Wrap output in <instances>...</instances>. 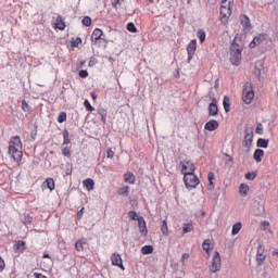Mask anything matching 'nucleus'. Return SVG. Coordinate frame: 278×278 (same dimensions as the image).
Instances as JSON below:
<instances>
[{
  "mask_svg": "<svg viewBox=\"0 0 278 278\" xmlns=\"http://www.w3.org/2000/svg\"><path fill=\"white\" fill-rule=\"evenodd\" d=\"M244 147L248 148V151L253 147V130H245Z\"/></svg>",
  "mask_w": 278,
  "mask_h": 278,
  "instance_id": "nucleus-14",
  "label": "nucleus"
},
{
  "mask_svg": "<svg viewBox=\"0 0 278 278\" xmlns=\"http://www.w3.org/2000/svg\"><path fill=\"white\" fill-rule=\"evenodd\" d=\"M239 194H241V197H247L249 194V187L247 184H241L239 187Z\"/></svg>",
  "mask_w": 278,
  "mask_h": 278,
  "instance_id": "nucleus-24",
  "label": "nucleus"
},
{
  "mask_svg": "<svg viewBox=\"0 0 278 278\" xmlns=\"http://www.w3.org/2000/svg\"><path fill=\"white\" fill-rule=\"evenodd\" d=\"M202 249L205 251V253H207L208 257L211 255V251H214V248L212 247V241H210V239H206L203 241L202 243Z\"/></svg>",
  "mask_w": 278,
  "mask_h": 278,
  "instance_id": "nucleus-20",
  "label": "nucleus"
},
{
  "mask_svg": "<svg viewBox=\"0 0 278 278\" xmlns=\"http://www.w3.org/2000/svg\"><path fill=\"white\" fill-rule=\"evenodd\" d=\"M42 188H48V190H50V192H52V190H55V180H53V178H48L42 184Z\"/></svg>",
  "mask_w": 278,
  "mask_h": 278,
  "instance_id": "nucleus-21",
  "label": "nucleus"
},
{
  "mask_svg": "<svg viewBox=\"0 0 278 278\" xmlns=\"http://www.w3.org/2000/svg\"><path fill=\"white\" fill-rule=\"evenodd\" d=\"M198 38H199L200 42H205V31L198 30Z\"/></svg>",
  "mask_w": 278,
  "mask_h": 278,
  "instance_id": "nucleus-38",
  "label": "nucleus"
},
{
  "mask_svg": "<svg viewBox=\"0 0 278 278\" xmlns=\"http://www.w3.org/2000/svg\"><path fill=\"white\" fill-rule=\"evenodd\" d=\"M79 77H81L83 79H85V77H88V71H86V70L80 71Z\"/></svg>",
  "mask_w": 278,
  "mask_h": 278,
  "instance_id": "nucleus-48",
  "label": "nucleus"
},
{
  "mask_svg": "<svg viewBox=\"0 0 278 278\" xmlns=\"http://www.w3.org/2000/svg\"><path fill=\"white\" fill-rule=\"evenodd\" d=\"M226 157H228V159H229V161L231 162V156H229L228 154H226Z\"/></svg>",
  "mask_w": 278,
  "mask_h": 278,
  "instance_id": "nucleus-61",
  "label": "nucleus"
},
{
  "mask_svg": "<svg viewBox=\"0 0 278 278\" xmlns=\"http://www.w3.org/2000/svg\"><path fill=\"white\" fill-rule=\"evenodd\" d=\"M83 186L88 192H91V190H94V180L92 178H87L83 181Z\"/></svg>",
  "mask_w": 278,
  "mask_h": 278,
  "instance_id": "nucleus-19",
  "label": "nucleus"
},
{
  "mask_svg": "<svg viewBox=\"0 0 278 278\" xmlns=\"http://www.w3.org/2000/svg\"><path fill=\"white\" fill-rule=\"evenodd\" d=\"M138 227L141 236H147V233H149V231L147 230V222H144V217L140 216L138 218Z\"/></svg>",
  "mask_w": 278,
  "mask_h": 278,
  "instance_id": "nucleus-16",
  "label": "nucleus"
},
{
  "mask_svg": "<svg viewBox=\"0 0 278 278\" xmlns=\"http://www.w3.org/2000/svg\"><path fill=\"white\" fill-rule=\"evenodd\" d=\"M123 0H114L112 2V7L115 9V10H118V7L121 5Z\"/></svg>",
  "mask_w": 278,
  "mask_h": 278,
  "instance_id": "nucleus-45",
  "label": "nucleus"
},
{
  "mask_svg": "<svg viewBox=\"0 0 278 278\" xmlns=\"http://www.w3.org/2000/svg\"><path fill=\"white\" fill-rule=\"evenodd\" d=\"M255 177H257V174H255V173L249 172L245 174V179H249L250 181H253V179H255Z\"/></svg>",
  "mask_w": 278,
  "mask_h": 278,
  "instance_id": "nucleus-40",
  "label": "nucleus"
},
{
  "mask_svg": "<svg viewBox=\"0 0 278 278\" xmlns=\"http://www.w3.org/2000/svg\"><path fill=\"white\" fill-rule=\"evenodd\" d=\"M192 231V224H185L182 227V233H190Z\"/></svg>",
  "mask_w": 278,
  "mask_h": 278,
  "instance_id": "nucleus-35",
  "label": "nucleus"
},
{
  "mask_svg": "<svg viewBox=\"0 0 278 278\" xmlns=\"http://www.w3.org/2000/svg\"><path fill=\"white\" fill-rule=\"evenodd\" d=\"M208 190H214V173H208Z\"/></svg>",
  "mask_w": 278,
  "mask_h": 278,
  "instance_id": "nucleus-31",
  "label": "nucleus"
},
{
  "mask_svg": "<svg viewBox=\"0 0 278 278\" xmlns=\"http://www.w3.org/2000/svg\"><path fill=\"white\" fill-rule=\"evenodd\" d=\"M89 66H94V62L92 61V59L89 61Z\"/></svg>",
  "mask_w": 278,
  "mask_h": 278,
  "instance_id": "nucleus-58",
  "label": "nucleus"
},
{
  "mask_svg": "<svg viewBox=\"0 0 278 278\" xmlns=\"http://www.w3.org/2000/svg\"><path fill=\"white\" fill-rule=\"evenodd\" d=\"M127 29L128 31H131V34H136L138 31V28H136V24L134 23H128Z\"/></svg>",
  "mask_w": 278,
  "mask_h": 278,
  "instance_id": "nucleus-34",
  "label": "nucleus"
},
{
  "mask_svg": "<svg viewBox=\"0 0 278 278\" xmlns=\"http://www.w3.org/2000/svg\"><path fill=\"white\" fill-rule=\"evenodd\" d=\"M161 231L163 236H168V223H166V220H163Z\"/></svg>",
  "mask_w": 278,
  "mask_h": 278,
  "instance_id": "nucleus-32",
  "label": "nucleus"
},
{
  "mask_svg": "<svg viewBox=\"0 0 278 278\" xmlns=\"http://www.w3.org/2000/svg\"><path fill=\"white\" fill-rule=\"evenodd\" d=\"M76 40H77L78 42H81V39H80V38H77Z\"/></svg>",
  "mask_w": 278,
  "mask_h": 278,
  "instance_id": "nucleus-63",
  "label": "nucleus"
},
{
  "mask_svg": "<svg viewBox=\"0 0 278 278\" xmlns=\"http://www.w3.org/2000/svg\"><path fill=\"white\" fill-rule=\"evenodd\" d=\"M62 153L65 157H71V150L68 149V147L63 148Z\"/></svg>",
  "mask_w": 278,
  "mask_h": 278,
  "instance_id": "nucleus-44",
  "label": "nucleus"
},
{
  "mask_svg": "<svg viewBox=\"0 0 278 278\" xmlns=\"http://www.w3.org/2000/svg\"><path fill=\"white\" fill-rule=\"evenodd\" d=\"M274 255H277V257H278V251L274 252Z\"/></svg>",
  "mask_w": 278,
  "mask_h": 278,
  "instance_id": "nucleus-62",
  "label": "nucleus"
},
{
  "mask_svg": "<svg viewBox=\"0 0 278 278\" xmlns=\"http://www.w3.org/2000/svg\"><path fill=\"white\" fill-rule=\"evenodd\" d=\"M240 229H242V224L237 223L232 226L231 236H238L240 233Z\"/></svg>",
  "mask_w": 278,
  "mask_h": 278,
  "instance_id": "nucleus-26",
  "label": "nucleus"
},
{
  "mask_svg": "<svg viewBox=\"0 0 278 278\" xmlns=\"http://www.w3.org/2000/svg\"><path fill=\"white\" fill-rule=\"evenodd\" d=\"M125 181L126 184H136V176L134 175V173L128 172L125 174Z\"/></svg>",
  "mask_w": 278,
  "mask_h": 278,
  "instance_id": "nucleus-22",
  "label": "nucleus"
},
{
  "mask_svg": "<svg viewBox=\"0 0 278 278\" xmlns=\"http://www.w3.org/2000/svg\"><path fill=\"white\" fill-rule=\"evenodd\" d=\"M17 249H25V242L18 241L17 242Z\"/></svg>",
  "mask_w": 278,
  "mask_h": 278,
  "instance_id": "nucleus-52",
  "label": "nucleus"
},
{
  "mask_svg": "<svg viewBox=\"0 0 278 278\" xmlns=\"http://www.w3.org/2000/svg\"><path fill=\"white\" fill-rule=\"evenodd\" d=\"M256 262L258 266H262L266 262V250H264L263 245H258L257 248Z\"/></svg>",
  "mask_w": 278,
  "mask_h": 278,
  "instance_id": "nucleus-10",
  "label": "nucleus"
},
{
  "mask_svg": "<svg viewBox=\"0 0 278 278\" xmlns=\"http://www.w3.org/2000/svg\"><path fill=\"white\" fill-rule=\"evenodd\" d=\"M84 105H85L86 110H88V112H94V109L90 104V101L85 100Z\"/></svg>",
  "mask_w": 278,
  "mask_h": 278,
  "instance_id": "nucleus-39",
  "label": "nucleus"
},
{
  "mask_svg": "<svg viewBox=\"0 0 278 278\" xmlns=\"http://www.w3.org/2000/svg\"><path fill=\"white\" fill-rule=\"evenodd\" d=\"M270 227V223L267 220H264L261 223V229H263V231H266V229H268Z\"/></svg>",
  "mask_w": 278,
  "mask_h": 278,
  "instance_id": "nucleus-41",
  "label": "nucleus"
},
{
  "mask_svg": "<svg viewBox=\"0 0 278 278\" xmlns=\"http://www.w3.org/2000/svg\"><path fill=\"white\" fill-rule=\"evenodd\" d=\"M253 157L255 162H262V157H264V150L257 149L254 151Z\"/></svg>",
  "mask_w": 278,
  "mask_h": 278,
  "instance_id": "nucleus-23",
  "label": "nucleus"
},
{
  "mask_svg": "<svg viewBox=\"0 0 278 278\" xmlns=\"http://www.w3.org/2000/svg\"><path fill=\"white\" fill-rule=\"evenodd\" d=\"M260 130H261V131L263 130L262 124H258V126H257V128H256V132H257V134H261Z\"/></svg>",
  "mask_w": 278,
  "mask_h": 278,
  "instance_id": "nucleus-54",
  "label": "nucleus"
},
{
  "mask_svg": "<svg viewBox=\"0 0 278 278\" xmlns=\"http://www.w3.org/2000/svg\"><path fill=\"white\" fill-rule=\"evenodd\" d=\"M223 267V261L220 258V253L218 251L215 252L213 255L212 264L210 266V270L212 273H219L220 268Z\"/></svg>",
  "mask_w": 278,
  "mask_h": 278,
  "instance_id": "nucleus-4",
  "label": "nucleus"
},
{
  "mask_svg": "<svg viewBox=\"0 0 278 278\" xmlns=\"http://www.w3.org/2000/svg\"><path fill=\"white\" fill-rule=\"evenodd\" d=\"M215 88L218 89V80L215 81Z\"/></svg>",
  "mask_w": 278,
  "mask_h": 278,
  "instance_id": "nucleus-60",
  "label": "nucleus"
},
{
  "mask_svg": "<svg viewBox=\"0 0 278 278\" xmlns=\"http://www.w3.org/2000/svg\"><path fill=\"white\" fill-rule=\"evenodd\" d=\"M84 207H81L78 212H77V216L78 218H81L84 216Z\"/></svg>",
  "mask_w": 278,
  "mask_h": 278,
  "instance_id": "nucleus-51",
  "label": "nucleus"
},
{
  "mask_svg": "<svg viewBox=\"0 0 278 278\" xmlns=\"http://www.w3.org/2000/svg\"><path fill=\"white\" fill-rule=\"evenodd\" d=\"M266 40V35L260 34L253 38L252 42L250 43V49H255L258 45H262Z\"/></svg>",
  "mask_w": 278,
  "mask_h": 278,
  "instance_id": "nucleus-11",
  "label": "nucleus"
},
{
  "mask_svg": "<svg viewBox=\"0 0 278 278\" xmlns=\"http://www.w3.org/2000/svg\"><path fill=\"white\" fill-rule=\"evenodd\" d=\"M240 23L244 29V31H251V20L247 15H241L240 16Z\"/></svg>",
  "mask_w": 278,
  "mask_h": 278,
  "instance_id": "nucleus-17",
  "label": "nucleus"
},
{
  "mask_svg": "<svg viewBox=\"0 0 278 278\" xmlns=\"http://www.w3.org/2000/svg\"><path fill=\"white\" fill-rule=\"evenodd\" d=\"M184 175V181L187 188H197V185L200 184L199 177L194 175V172Z\"/></svg>",
  "mask_w": 278,
  "mask_h": 278,
  "instance_id": "nucleus-5",
  "label": "nucleus"
},
{
  "mask_svg": "<svg viewBox=\"0 0 278 278\" xmlns=\"http://www.w3.org/2000/svg\"><path fill=\"white\" fill-rule=\"evenodd\" d=\"M75 249L76 251H84V242L81 240L76 241Z\"/></svg>",
  "mask_w": 278,
  "mask_h": 278,
  "instance_id": "nucleus-37",
  "label": "nucleus"
},
{
  "mask_svg": "<svg viewBox=\"0 0 278 278\" xmlns=\"http://www.w3.org/2000/svg\"><path fill=\"white\" fill-rule=\"evenodd\" d=\"M63 144H71V139H64Z\"/></svg>",
  "mask_w": 278,
  "mask_h": 278,
  "instance_id": "nucleus-56",
  "label": "nucleus"
},
{
  "mask_svg": "<svg viewBox=\"0 0 278 278\" xmlns=\"http://www.w3.org/2000/svg\"><path fill=\"white\" fill-rule=\"evenodd\" d=\"M222 4H224V5H233V0H222Z\"/></svg>",
  "mask_w": 278,
  "mask_h": 278,
  "instance_id": "nucleus-49",
  "label": "nucleus"
},
{
  "mask_svg": "<svg viewBox=\"0 0 278 278\" xmlns=\"http://www.w3.org/2000/svg\"><path fill=\"white\" fill-rule=\"evenodd\" d=\"M186 260H190V254H188V253L182 254V257H181L182 264L186 263Z\"/></svg>",
  "mask_w": 278,
  "mask_h": 278,
  "instance_id": "nucleus-50",
  "label": "nucleus"
},
{
  "mask_svg": "<svg viewBox=\"0 0 278 278\" xmlns=\"http://www.w3.org/2000/svg\"><path fill=\"white\" fill-rule=\"evenodd\" d=\"M128 216H129L130 220H137L138 222V218H140V216H138V213L136 211H130L128 213Z\"/></svg>",
  "mask_w": 278,
  "mask_h": 278,
  "instance_id": "nucleus-33",
  "label": "nucleus"
},
{
  "mask_svg": "<svg viewBox=\"0 0 278 278\" xmlns=\"http://www.w3.org/2000/svg\"><path fill=\"white\" fill-rule=\"evenodd\" d=\"M24 223H25V224L31 223V217H30V216H26Z\"/></svg>",
  "mask_w": 278,
  "mask_h": 278,
  "instance_id": "nucleus-53",
  "label": "nucleus"
},
{
  "mask_svg": "<svg viewBox=\"0 0 278 278\" xmlns=\"http://www.w3.org/2000/svg\"><path fill=\"white\" fill-rule=\"evenodd\" d=\"M229 97H225L223 101L224 110L225 112H229V108H231V104L229 103Z\"/></svg>",
  "mask_w": 278,
  "mask_h": 278,
  "instance_id": "nucleus-29",
  "label": "nucleus"
},
{
  "mask_svg": "<svg viewBox=\"0 0 278 278\" xmlns=\"http://www.w3.org/2000/svg\"><path fill=\"white\" fill-rule=\"evenodd\" d=\"M231 8H233V4H222L220 18L223 23H227L229 21V17L231 16Z\"/></svg>",
  "mask_w": 278,
  "mask_h": 278,
  "instance_id": "nucleus-6",
  "label": "nucleus"
},
{
  "mask_svg": "<svg viewBox=\"0 0 278 278\" xmlns=\"http://www.w3.org/2000/svg\"><path fill=\"white\" fill-rule=\"evenodd\" d=\"M43 257L49 260L51 256L49 254H45Z\"/></svg>",
  "mask_w": 278,
  "mask_h": 278,
  "instance_id": "nucleus-59",
  "label": "nucleus"
},
{
  "mask_svg": "<svg viewBox=\"0 0 278 278\" xmlns=\"http://www.w3.org/2000/svg\"><path fill=\"white\" fill-rule=\"evenodd\" d=\"M91 98L93 99V101H97V93L91 92Z\"/></svg>",
  "mask_w": 278,
  "mask_h": 278,
  "instance_id": "nucleus-57",
  "label": "nucleus"
},
{
  "mask_svg": "<svg viewBox=\"0 0 278 278\" xmlns=\"http://www.w3.org/2000/svg\"><path fill=\"white\" fill-rule=\"evenodd\" d=\"M181 164H182L181 173L184 175H187L189 173H194V163L190 161H186V162H182Z\"/></svg>",
  "mask_w": 278,
  "mask_h": 278,
  "instance_id": "nucleus-13",
  "label": "nucleus"
},
{
  "mask_svg": "<svg viewBox=\"0 0 278 278\" xmlns=\"http://www.w3.org/2000/svg\"><path fill=\"white\" fill-rule=\"evenodd\" d=\"M9 155H11L14 162H21L23 160V142H21V137L15 136L11 138L9 142Z\"/></svg>",
  "mask_w": 278,
  "mask_h": 278,
  "instance_id": "nucleus-1",
  "label": "nucleus"
},
{
  "mask_svg": "<svg viewBox=\"0 0 278 278\" xmlns=\"http://www.w3.org/2000/svg\"><path fill=\"white\" fill-rule=\"evenodd\" d=\"M195 51H197V40L193 39L190 41V43L187 47L188 62L192 60Z\"/></svg>",
  "mask_w": 278,
  "mask_h": 278,
  "instance_id": "nucleus-12",
  "label": "nucleus"
},
{
  "mask_svg": "<svg viewBox=\"0 0 278 278\" xmlns=\"http://www.w3.org/2000/svg\"><path fill=\"white\" fill-rule=\"evenodd\" d=\"M210 97L212 99V103L208 105V116H218V100L212 96V92H210Z\"/></svg>",
  "mask_w": 278,
  "mask_h": 278,
  "instance_id": "nucleus-7",
  "label": "nucleus"
},
{
  "mask_svg": "<svg viewBox=\"0 0 278 278\" xmlns=\"http://www.w3.org/2000/svg\"><path fill=\"white\" fill-rule=\"evenodd\" d=\"M242 99L247 105H251V103H253L255 92L253 91V85L251 83H247L243 86Z\"/></svg>",
  "mask_w": 278,
  "mask_h": 278,
  "instance_id": "nucleus-3",
  "label": "nucleus"
},
{
  "mask_svg": "<svg viewBox=\"0 0 278 278\" xmlns=\"http://www.w3.org/2000/svg\"><path fill=\"white\" fill-rule=\"evenodd\" d=\"M242 46L232 42L230 46V62L233 66H240V62H242Z\"/></svg>",
  "mask_w": 278,
  "mask_h": 278,
  "instance_id": "nucleus-2",
  "label": "nucleus"
},
{
  "mask_svg": "<svg viewBox=\"0 0 278 278\" xmlns=\"http://www.w3.org/2000/svg\"><path fill=\"white\" fill-rule=\"evenodd\" d=\"M66 121V114L64 112H61L58 117L59 123H64Z\"/></svg>",
  "mask_w": 278,
  "mask_h": 278,
  "instance_id": "nucleus-43",
  "label": "nucleus"
},
{
  "mask_svg": "<svg viewBox=\"0 0 278 278\" xmlns=\"http://www.w3.org/2000/svg\"><path fill=\"white\" fill-rule=\"evenodd\" d=\"M111 262L113 266H117V268H121V270H125V266L123 265V257H121V254L113 253L111 255Z\"/></svg>",
  "mask_w": 278,
  "mask_h": 278,
  "instance_id": "nucleus-9",
  "label": "nucleus"
},
{
  "mask_svg": "<svg viewBox=\"0 0 278 278\" xmlns=\"http://www.w3.org/2000/svg\"><path fill=\"white\" fill-rule=\"evenodd\" d=\"M141 253L143 255H151L153 253V245H144L141 248Z\"/></svg>",
  "mask_w": 278,
  "mask_h": 278,
  "instance_id": "nucleus-27",
  "label": "nucleus"
},
{
  "mask_svg": "<svg viewBox=\"0 0 278 278\" xmlns=\"http://www.w3.org/2000/svg\"><path fill=\"white\" fill-rule=\"evenodd\" d=\"M83 25H85V27H90L92 25V18L86 16L84 20H83Z\"/></svg>",
  "mask_w": 278,
  "mask_h": 278,
  "instance_id": "nucleus-36",
  "label": "nucleus"
},
{
  "mask_svg": "<svg viewBox=\"0 0 278 278\" xmlns=\"http://www.w3.org/2000/svg\"><path fill=\"white\" fill-rule=\"evenodd\" d=\"M106 157H109L110 160H112V157H114V151H112V149H108L106 150Z\"/></svg>",
  "mask_w": 278,
  "mask_h": 278,
  "instance_id": "nucleus-47",
  "label": "nucleus"
},
{
  "mask_svg": "<svg viewBox=\"0 0 278 278\" xmlns=\"http://www.w3.org/2000/svg\"><path fill=\"white\" fill-rule=\"evenodd\" d=\"M63 136H64V139H67L68 138V130H64Z\"/></svg>",
  "mask_w": 278,
  "mask_h": 278,
  "instance_id": "nucleus-55",
  "label": "nucleus"
},
{
  "mask_svg": "<svg viewBox=\"0 0 278 278\" xmlns=\"http://www.w3.org/2000/svg\"><path fill=\"white\" fill-rule=\"evenodd\" d=\"M117 193L122 197H127V194H129V188L126 187H122L118 189Z\"/></svg>",
  "mask_w": 278,
  "mask_h": 278,
  "instance_id": "nucleus-30",
  "label": "nucleus"
},
{
  "mask_svg": "<svg viewBox=\"0 0 278 278\" xmlns=\"http://www.w3.org/2000/svg\"><path fill=\"white\" fill-rule=\"evenodd\" d=\"M102 36H103V30L101 28H96L91 35V42H94V45H97V41L101 40Z\"/></svg>",
  "mask_w": 278,
  "mask_h": 278,
  "instance_id": "nucleus-18",
  "label": "nucleus"
},
{
  "mask_svg": "<svg viewBox=\"0 0 278 278\" xmlns=\"http://www.w3.org/2000/svg\"><path fill=\"white\" fill-rule=\"evenodd\" d=\"M5 269V261H3V257L0 256V273H3Z\"/></svg>",
  "mask_w": 278,
  "mask_h": 278,
  "instance_id": "nucleus-46",
  "label": "nucleus"
},
{
  "mask_svg": "<svg viewBox=\"0 0 278 278\" xmlns=\"http://www.w3.org/2000/svg\"><path fill=\"white\" fill-rule=\"evenodd\" d=\"M53 22H54V29H60L61 31H64V29H66V23H64V18H62V15L54 14Z\"/></svg>",
  "mask_w": 278,
  "mask_h": 278,
  "instance_id": "nucleus-8",
  "label": "nucleus"
},
{
  "mask_svg": "<svg viewBox=\"0 0 278 278\" xmlns=\"http://www.w3.org/2000/svg\"><path fill=\"white\" fill-rule=\"evenodd\" d=\"M22 110H23V112H29V110H30L29 104L25 100H23V102H22Z\"/></svg>",
  "mask_w": 278,
  "mask_h": 278,
  "instance_id": "nucleus-42",
  "label": "nucleus"
},
{
  "mask_svg": "<svg viewBox=\"0 0 278 278\" xmlns=\"http://www.w3.org/2000/svg\"><path fill=\"white\" fill-rule=\"evenodd\" d=\"M268 140L261 138L257 140V147H260L261 149H268Z\"/></svg>",
  "mask_w": 278,
  "mask_h": 278,
  "instance_id": "nucleus-28",
  "label": "nucleus"
},
{
  "mask_svg": "<svg viewBox=\"0 0 278 278\" xmlns=\"http://www.w3.org/2000/svg\"><path fill=\"white\" fill-rule=\"evenodd\" d=\"M98 114L101 116L102 123H105L108 118V110L100 108L98 109Z\"/></svg>",
  "mask_w": 278,
  "mask_h": 278,
  "instance_id": "nucleus-25",
  "label": "nucleus"
},
{
  "mask_svg": "<svg viewBox=\"0 0 278 278\" xmlns=\"http://www.w3.org/2000/svg\"><path fill=\"white\" fill-rule=\"evenodd\" d=\"M219 125L216 119H210L208 122L205 123L204 129L206 131H216L218 129Z\"/></svg>",
  "mask_w": 278,
  "mask_h": 278,
  "instance_id": "nucleus-15",
  "label": "nucleus"
}]
</instances>
